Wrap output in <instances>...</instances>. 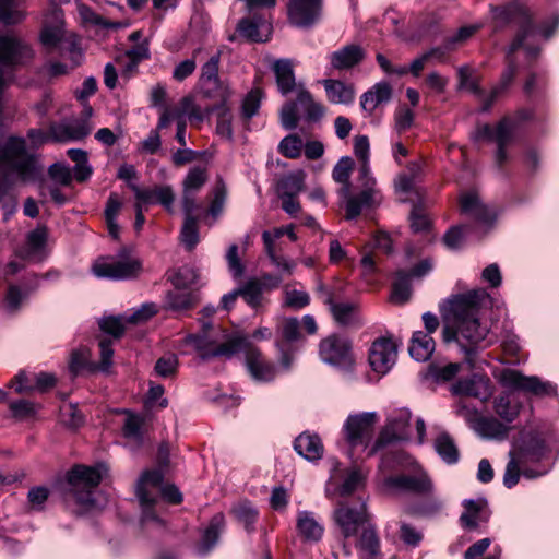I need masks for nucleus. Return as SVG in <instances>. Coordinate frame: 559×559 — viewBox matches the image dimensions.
Here are the masks:
<instances>
[{
    "label": "nucleus",
    "mask_w": 559,
    "mask_h": 559,
    "mask_svg": "<svg viewBox=\"0 0 559 559\" xmlns=\"http://www.w3.org/2000/svg\"><path fill=\"white\" fill-rule=\"evenodd\" d=\"M489 298L484 288L468 290L449 297L440 305L443 320L444 343L456 342L471 355L474 346L483 342L489 330L480 323L479 312Z\"/></svg>",
    "instance_id": "nucleus-1"
},
{
    "label": "nucleus",
    "mask_w": 559,
    "mask_h": 559,
    "mask_svg": "<svg viewBox=\"0 0 559 559\" xmlns=\"http://www.w3.org/2000/svg\"><path fill=\"white\" fill-rule=\"evenodd\" d=\"M495 31L503 29L514 23L519 26L515 38L525 36L524 53L528 60H535L539 52V39H549L559 26V16L552 15L549 22H545L540 29L536 28L526 7L519 2H510L501 7H490Z\"/></svg>",
    "instance_id": "nucleus-2"
},
{
    "label": "nucleus",
    "mask_w": 559,
    "mask_h": 559,
    "mask_svg": "<svg viewBox=\"0 0 559 559\" xmlns=\"http://www.w3.org/2000/svg\"><path fill=\"white\" fill-rule=\"evenodd\" d=\"M201 329L198 333H190L185 336L182 343L191 346L202 360H210L216 357H231L239 353V343L243 335H235L223 341V333L218 326L211 321L199 320Z\"/></svg>",
    "instance_id": "nucleus-3"
},
{
    "label": "nucleus",
    "mask_w": 559,
    "mask_h": 559,
    "mask_svg": "<svg viewBox=\"0 0 559 559\" xmlns=\"http://www.w3.org/2000/svg\"><path fill=\"white\" fill-rule=\"evenodd\" d=\"M528 118L530 114L521 110L514 116L503 117L495 127L488 123L479 124L473 133V140L493 142L497 145L495 164L502 168L509 158L507 147L516 140L521 122Z\"/></svg>",
    "instance_id": "nucleus-4"
},
{
    "label": "nucleus",
    "mask_w": 559,
    "mask_h": 559,
    "mask_svg": "<svg viewBox=\"0 0 559 559\" xmlns=\"http://www.w3.org/2000/svg\"><path fill=\"white\" fill-rule=\"evenodd\" d=\"M163 473L160 471H146L139 478L135 487V495L142 508V522H159L153 510L159 495L171 503H179L182 495L174 485L163 486Z\"/></svg>",
    "instance_id": "nucleus-5"
},
{
    "label": "nucleus",
    "mask_w": 559,
    "mask_h": 559,
    "mask_svg": "<svg viewBox=\"0 0 559 559\" xmlns=\"http://www.w3.org/2000/svg\"><path fill=\"white\" fill-rule=\"evenodd\" d=\"M106 467L76 465L68 473L69 497L83 510L94 508V491L99 485Z\"/></svg>",
    "instance_id": "nucleus-6"
},
{
    "label": "nucleus",
    "mask_w": 559,
    "mask_h": 559,
    "mask_svg": "<svg viewBox=\"0 0 559 559\" xmlns=\"http://www.w3.org/2000/svg\"><path fill=\"white\" fill-rule=\"evenodd\" d=\"M546 453L545 441L536 433L528 435L516 453L510 452V461L503 475V485L507 488L514 487L520 478V466L527 462H539Z\"/></svg>",
    "instance_id": "nucleus-7"
},
{
    "label": "nucleus",
    "mask_w": 559,
    "mask_h": 559,
    "mask_svg": "<svg viewBox=\"0 0 559 559\" xmlns=\"http://www.w3.org/2000/svg\"><path fill=\"white\" fill-rule=\"evenodd\" d=\"M297 104L302 107L306 119L309 121H318L325 114L324 107L320 103L314 102L310 92L302 84H299L296 102L285 103L280 112L281 123L286 130H294L298 124Z\"/></svg>",
    "instance_id": "nucleus-8"
},
{
    "label": "nucleus",
    "mask_w": 559,
    "mask_h": 559,
    "mask_svg": "<svg viewBox=\"0 0 559 559\" xmlns=\"http://www.w3.org/2000/svg\"><path fill=\"white\" fill-rule=\"evenodd\" d=\"M377 418L378 416L374 412L354 414L347 417L343 426V431L350 449V456H353L354 449L358 447H364L367 452L369 451Z\"/></svg>",
    "instance_id": "nucleus-9"
},
{
    "label": "nucleus",
    "mask_w": 559,
    "mask_h": 559,
    "mask_svg": "<svg viewBox=\"0 0 559 559\" xmlns=\"http://www.w3.org/2000/svg\"><path fill=\"white\" fill-rule=\"evenodd\" d=\"M319 356L324 364H328L342 372L353 371L355 359L350 342L340 335H329L319 345Z\"/></svg>",
    "instance_id": "nucleus-10"
},
{
    "label": "nucleus",
    "mask_w": 559,
    "mask_h": 559,
    "mask_svg": "<svg viewBox=\"0 0 559 559\" xmlns=\"http://www.w3.org/2000/svg\"><path fill=\"white\" fill-rule=\"evenodd\" d=\"M498 381L504 388L530 393L538 397L557 395L556 384L543 381L537 376H525L515 369H503L498 376Z\"/></svg>",
    "instance_id": "nucleus-11"
},
{
    "label": "nucleus",
    "mask_w": 559,
    "mask_h": 559,
    "mask_svg": "<svg viewBox=\"0 0 559 559\" xmlns=\"http://www.w3.org/2000/svg\"><path fill=\"white\" fill-rule=\"evenodd\" d=\"M457 415L463 417L481 439L501 441L508 437V426L492 416L480 415L476 408L469 407L462 401L457 405Z\"/></svg>",
    "instance_id": "nucleus-12"
},
{
    "label": "nucleus",
    "mask_w": 559,
    "mask_h": 559,
    "mask_svg": "<svg viewBox=\"0 0 559 559\" xmlns=\"http://www.w3.org/2000/svg\"><path fill=\"white\" fill-rule=\"evenodd\" d=\"M409 468H412L413 474H400L384 477L382 480V489L389 493H431L433 485L427 473L417 463Z\"/></svg>",
    "instance_id": "nucleus-13"
},
{
    "label": "nucleus",
    "mask_w": 559,
    "mask_h": 559,
    "mask_svg": "<svg viewBox=\"0 0 559 559\" xmlns=\"http://www.w3.org/2000/svg\"><path fill=\"white\" fill-rule=\"evenodd\" d=\"M141 270L142 263L140 260L122 253L117 258H100L92 266V272L96 277L115 281L135 277Z\"/></svg>",
    "instance_id": "nucleus-14"
},
{
    "label": "nucleus",
    "mask_w": 559,
    "mask_h": 559,
    "mask_svg": "<svg viewBox=\"0 0 559 559\" xmlns=\"http://www.w3.org/2000/svg\"><path fill=\"white\" fill-rule=\"evenodd\" d=\"M411 417V411L407 408H399L392 412L388 416L377 440L371 444L368 456H373L391 443L407 439Z\"/></svg>",
    "instance_id": "nucleus-15"
},
{
    "label": "nucleus",
    "mask_w": 559,
    "mask_h": 559,
    "mask_svg": "<svg viewBox=\"0 0 559 559\" xmlns=\"http://www.w3.org/2000/svg\"><path fill=\"white\" fill-rule=\"evenodd\" d=\"M354 168V160L349 156H343L333 168L332 177L334 181L342 183L338 191L340 197L345 200L346 218L354 219L360 215L364 209L370 207L373 204H365L360 199V193L357 195L350 194L349 177Z\"/></svg>",
    "instance_id": "nucleus-16"
},
{
    "label": "nucleus",
    "mask_w": 559,
    "mask_h": 559,
    "mask_svg": "<svg viewBox=\"0 0 559 559\" xmlns=\"http://www.w3.org/2000/svg\"><path fill=\"white\" fill-rule=\"evenodd\" d=\"M354 154L360 163L358 179L362 188L360 199L365 204H374L379 192L374 188L376 179L370 170V143L367 135H356L354 138Z\"/></svg>",
    "instance_id": "nucleus-17"
},
{
    "label": "nucleus",
    "mask_w": 559,
    "mask_h": 559,
    "mask_svg": "<svg viewBox=\"0 0 559 559\" xmlns=\"http://www.w3.org/2000/svg\"><path fill=\"white\" fill-rule=\"evenodd\" d=\"M334 520L344 537L357 534L359 527L368 521L367 506L362 499L354 502H341L334 511Z\"/></svg>",
    "instance_id": "nucleus-18"
},
{
    "label": "nucleus",
    "mask_w": 559,
    "mask_h": 559,
    "mask_svg": "<svg viewBox=\"0 0 559 559\" xmlns=\"http://www.w3.org/2000/svg\"><path fill=\"white\" fill-rule=\"evenodd\" d=\"M239 353L245 354L247 369L254 381L270 382L276 377L275 366L263 358L262 353L246 335L239 343Z\"/></svg>",
    "instance_id": "nucleus-19"
},
{
    "label": "nucleus",
    "mask_w": 559,
    "mask_h": 559,
    "mask_svg": "<svg viewBox=\"0 0 559 559\" xmlns=\"http://www.w3.org/2000/svg\"><path fill=\"white\" fill-rule=\"evenodd\" d=\"M322 8L323 0H289V22L297 27H310L320 20Z\"/></svg>",
    "instance_id": "nucleus-20"
},
{
    "label": "nucleus",
    "mask_w": 559,
    "mask_h": 559,
    "mask_svg": "<svg viewBox=\"0 0 559 559\" xmlns=\"http://www.w3.org/2000/svg\"><path fill=\"white\" fill-rule=\"evenodd\" d=\"M397 348L389 337L377 338L369 349V364L371 369L380 376L386 374L394 366Z\"/></svg>",
    "instance_id": "nucleus-21"
},
{
    "label": "nucleus",
    "mask_w": 559,
    "mask_h": 559,
    "mask_svg": "<svg viewBox=\"0 0 559 559\" xmlns=\"http://www.w3.org/2000/svg\"><path fill=\"white\" fill-rule=\"evenodd\" d=\"M524 39L525 36H520L519 38H514V40L511 43L508 51H507V68L501 74L500 82L491 90L490 94L488 95V99L485 100V105L483 106V111H488L497 97L508 88V86L512 83L515 73H516V62L514 59V53L519 49L524 50Z\"/></svg>",
    "instance_id": "nucleus-22"
},
{
    "label": "nucleus",
    "mask_w": 559,
    "mask_h": 559,
    "mask_svg": "<svg viewBox=\"0 0 559 559\" xmlns=\"http://www.w3.org/2000/svg\"><path fill=\"white\" fill-rule=\"evenodd\" d=\"M460 207L462 213L472 216L486 229L492 227L497 219V213L485 205L475 192L464 193L460 199Z\"/></svg>",
    "instance_id": "nucleus-23"
},
{
    "label": "nucleus",
    "mask_w": 559,
    "mask_h": 559,
    "mask_svg": "<svg viewBox=\"0 0 559 559\" xmlns=\"http://www.w3.org/2000/svg\"><path fill=\"white\" fill-rule=\"evenodd\" d=\"M134 192L136 202L142 206L160 204L167 211H171L175 201V193L170 186H155L154 188L141 189L136 185L130 186Z\"/></svg>",
    "instance_id": "nucleus-24"
},
{
    "label": "nucleus",
    "mask_w": 559,
    "mask_h": 559,
    "mask_svg": "<svg viewBox=\"0 0 559 559\" xmlns=\"http://www.w3.org/2000/svg\"><path fill=\"white\" fill-rule=\"evenodd\" d=\"M456 395L471 396L483 402L491 396L490 380L480 374H473L468 378L460 379L452 388Z\"/></svg>",
    "instance_id": "nucleus-25"
},
{
    "label": "nucleus",
    "mask_w": 559,
    "mask_h": 559,
    "mask_svg": "<svg viewBox=\"0 0 559 559\" xmlns=\"http://www.w3.org/2000/svg\"><path fill=\"white\" fill-rule=\"evenodd\" d=\"M92 127L86 119H74L50 124V135L56 142L82 140L91 133Z\"/></svg>",
    "instance_id": "nucleus-26"
},
{
    "label": "nucleus",
    "mask_w": 559,
    "mask_h": 559,
    "mask_svg": "<svg viewBox=\"0 0 559 559\" xmlns=\"http://www.w3.org/2000/svg\"><path fill=\"white\" fill-rule=\"evenodd\" d=\"M39 39L47 50L56 48L58 44L64 45V40L69 39L63 29V16L61 10L55 9L51 12V15L45 20Z\"/></svg>",
    "instance_id": "nucleus-27"
},
{
    "label": "nucleus",
    "mask_w": 559,
    "mask_h": 559,
    "mask_svg": "<svg viewBox=\"0 0 559 559\" xmlns=\"http://www.w3.org/2000/svg\"><path fill=\"white\" fill-rule=\"evenodd\" d=\"M199 302L200 296L197 289L174 287L165 295L164 308L178 314H182L193 309Z\"/></svg>",
    "instance_id": "nucleus-28"
},
{
    "label": "nucleus",
    "mask_w": 559,
    "mask_h": 559,
    "mask_svg": "<svg viewBox=\"0 0 559 559\" xmlns=\"http://www.w3.org/2000/svg\"><path fill=\"white\" fill-rule=\"evenodd\" d=\"M364 48L356 44L341 47L329 55V61L332 69L337 71L350 70L365 59Z\"/></svg>",
    "instance_id": "nucleus-29"
},
{
    "label": "nucleus",
    "mask_w": 559,
    "mask_h": 559,
    "mask_svg": "<svg viewBox=\"0 0 559 559\" xmlns=\"http://www.w3.org/2000/svg\"><path fill=\"white\" fill-rule=\"evenodd\" d=\"M296 528L305 542L318 543L324 534V526L311 511L297 512Z\"/></svg>",
    "instance_id": "nucleus-30"
},
{
    "label": "nucleus",
    "mask_w": 559,
    "mask_h": 559,
    "mask_svg": "<svg viewBox=\"0 0 559 559\" xmlns=\"http://www.w3.org/2000/svg\"><path fill=\"white\" fill-rule=\"evenodd\" d=\"M239 34L255 43H264L270 39L272 26L261 16L242 19L237 26Z\"/></svg>",
    "instance_id": "nucleus-31"
},
{
    "label": "nucleus",
    "mask_w": 559,
    "mask_h": 559,
    "mask_svg": "<svg viewBox=\"0 0 559 559\" xmlns=\"http://www.w3.org/2000/svg\"><path fill=\"white\" fill-rule=\"evenodd\" d=\"M391 97V85L388 82H378L361 95L360 107L368 116H371L379 105L390 102Z\"/></svg>",
    "instance_id": "nucleus-32"
},
{
    "label": "nucleus",
    "mask_w": 559,
    "mask_h": 559,
    "mask_svg": "<svg viewBox=\"0 0 559 559\" xmlns=\"http://www.w3.org/2000/svg\"><path fill=\"white\" fill-rule=\"evenodd\" d=\"M329 308L333 319L338 325L358 328L364 324L357 304L333 301Z\"/></svg>",
    "instance_id": "nucleus-33"
},
{
    "label": "nucleus",
    "mask_w": 559,
    "mask_h": 559,
    "mask_svg": "<svg viewBox=\"0 0 559 559\" xmlns=\"http://www.w3.org/2000/svg\"><path fill=\"white\" fill-rule=\"evenodd\" d=\"M47 240L45 228H36L27 235L26 243L16 251V257L27 261H40Z\"/></svg>",
    "instance_id": "nucleus-34"
},
{
    "label": "nucleus",
    "mask_w": 559,
    "mask_h": 559,
    "mask_svg": "<svg viewBox=\"0 0 559 559\" xmlns=\"http://www.w3.org/2000/svg\"><path fill=\"white\" fill-rule=\"evenodd\" d=\"M272 70L275 74L276 85L282 95L293 91L297 92L299 84H296L294 67L290 60L280 59L274 61Z\"/></svg>",
    "instance_id": "nucleus-35"
},
{
    "label": "nucleus",
    "mask_w": 559,
    "mask_h": 559,
    "mask_svg": "<svg viewBox=\"0 0 559 559\" xmlns=\"http://www.w3.org/2000/svg\"><path fill=\"white\" fill-rule=\"evenodd\" d=\"M416 465V461L413 460L405 452L396 450V451H388L385 452L380 460L379 464V473L381 476V481L384 477L391 476L390 473L400 469H407L411 466Z\"/></svg>",
    "instance_id": "nucleus-36"
},
{
    "label": "nucleus",
    "mask_w": 559,
    "mask_h": 559,
    "mask_svg": "<svg viewBox=\"0 0 559 559\" xmlns=\"http://www.w3.org/2000/svg\"><path fill=\"white\" fill-rule=\"evenodd\" d=\"M295 451L308 461H317L322 457L323 444L318 435L309 432L300 433L294 442Z\"/></svg>",
    "instance_id": "nucleus-37"
},
{
    "label": "nucleus",
    "mask_w": 559,
    "mask_h": 559,
    "mask_svg": "<svg viewBox=\"0 0 559 559\" xmlns=\"http://www.w3.org/2000/svg\"><path fill=\"white\" fill-rule=\"evenodd\" d=\"M322 84L330 103L349 105L354 102L356 92L352 84L333 79H326Z\"/></svg>",
    "instance_id": "nucleus-38"
},
{
    "label": "nucleus",
    "mask_w": 559,
    "mask_h": 559,
    "mask_svg": "<svg viewBox=\"0 0 559 559\" xmlns=\"http://www.w3.org/2000/svg\"><path fill=\"white\" fill-rule=\"evenodd\" d=\"M225 527V516L223 513H216L205 528L201 540L197 547L200 555L209 554L217 544L221 533Z\"/></svg>",
    "instance_id": "nucleus-39"
},
{
    "label": "nucleus",
    "mask_w": 559,
    "mask_h": 559,
    "mask_svg": "<svg viewBox=\"0 0 559 559\" xmlns=\"http://www.w3.org/2000/svg\"><path fill=\"white\" fill-rule=\"evenodd\" d=\"M435 341L423 331L414 332L408 347L409 355L417 361L428 360L435 352Z\"/></svg>",
    "instance_id": "nucleus-40"
},
{
    "label": "nucleus",
    "mask_w": 559,
    "mask_h": 559,
    "mask_svg": "<svg viewBox=\"0 0 559 559\" xmlns=\"http://www.w3.org/2000/svg\"><path fill=\"white\" fill-rule=\"evenodd\" d=\"M359 559H378L380 543L373 526L362 530L358 540Z\"/></svg>",
    "instance_id": "nucleus-41"
},
{
    "label": "nucleus",
    "mask_w": 559,
    "mask_h": 559,
    "mask_svg": "<svg viewBox=\"0 0 559 559\" xmlns=\"http://www.w3.org/2000/svg\"><path fill=\"white\" fill-rule=\"evenodd\" d=\"M306 174L304 170H297L283 177L277 182V194L282 197H297L305 187Z\"/></svg>",
    "instance_id": "nucleus-42"
},
{
    "label": "nucleus",
    "mask_w": 559,
    "mask_h": 559,
    "mask_svg": "<svg viewBox=\"0 0 559 559\" xmlns=\"http://www.w3.org/2000/svg\"><path fill=\"white\" fill-rule=\"evenodd\" d=\"M200 85L204 97L215 102V105L213 107L206 108L207 114L225 105V103L229 98V88L221 80H216V82H213V84L202 83Z\"/></svg>",
    "instance_id": "nucleus-43"
},
{
    "label": "nucleus",
    "mask_w": 559,
    "mask_h": 559,
    "mask_svg": "<svg viewBox=\"0 0 559 559\" xmlns=\"http://www.w3.org/2000/svg\"><path fill=\"white\" fill-rule=\"evenodd\" d=\"M262 240L264 243L265 253L271 260V262L284 274H293L296 267V263L285 258L284 255L276 254L273 247V238L271 237V233L269 230H264L262 233Z\"/></svg>",
    "instance_id": "nucleus-44"
},
{
    "label": "nucleus",
    "mask_w": 559,
    "mask_h": 559,
    "mask_svg": "<svg viewBox=\"0 0 559 559\" xmlns=\"http://www.w3.org/2000/svg\"><path fill=\"white\" fill-rule=\"evenodd\" d=\"M412 294L411 277L405 271H399L392 286L391 299L395 304H405Z\"/></svg>",
    "instance_id": "nucleus-45"
},
{
    "label": "nucleus",
    "mask_w": 559,
    "mask_h": 559,
    "mask_svg": "<svg viewBox=\"0 0 559 559\" xmlns=\"http://www.w3.org/2000/svg\"><path fill=\"white\" fill-rule=\"evenodd\" d=\"M231 512L236 519L245 525L248 532L253 531V525L258 519V510L250 501H239L233 507Z\"/></svg>",
    "instance_id": "nucleus-46"
},
{
    "label": "nucleus",
    "mask_w": 559,
    "mask_h": 559,
    "mask_svg": "<svg viewBox=\"0 0 559 559\" xmlns=\"http://www.w3.org/2000/svg\"><path fill=\"white\" fill-rule=\"evenodd\" d=\"M32 293L29 287L22 288L16 284H10L4 297V305L8 311L16 312L21 309L24 301L27 300Z\"/></svg>",
    "instance_id": "nucleus-47"
},
{
    "label": "nucleus",
    "mask_w": 559,
    "mask_h": 559,
    "mask_svg": "<svg viewBox=\"0 0 559 559\" xmlns=\"http://www.w3.org/2000/svg\"><path fill=\"white\" fill-rule=\"evenodd\" d=\"M520 407L519 403L511 401L509 394H501L493 402L495 412L507 423H512L518 417Z\"/></svg>",
    "instance_id": "nucleus-48"
},
{
    "label": "nucleus",
    "mask_w": 559,
    "mask_h": 559,
    "mask_svg": "<svg viewBox=\"0 0 559 559\" xmlns=\"http://www.w3.org/2000/svg\"><path fill=\"white\" fill-rule=\"evenodd\" d=\"M435 449L445 463L454 464L459 461L457 448L449 435L441 433L435 441Z\"/></svg>",
    "instance_id": "nucleus-49"
},
{
    "label": "nucleus",
    "mask_w": 559,
    "mask_h": 559,
    "mask_svg": "<svg viewBox=\"0 0 559 559\" xmlns=\"http://www.w3.org/2000/svg\"><path fill=\"white\" fill-rule=\"evenodd\" d=\"M487 501L484 498L473 500H464L463 506L465 511L462 513L460 520L466 527L474 528L477 526V515L486 507Z\"/></svg>",
    "instance_id": "nucleus-50"
},
{
    "label": "nucleus",
    "mask_w": 559,
    "mask_h": 559,
    "mask_svg": "<svg viewBox=\"0 0 559 559\" xmlns=\"http://www.w3.org/2000/svg\"><path fill=\"white\" fill-rule=\"evenodd\" d=\"M144 419L131 413H128L123 425V436L133 441L136 445H140L143 441V428Z\"/></svg>",
    "instance_id": "nucleus-51"
},
{
    "label": "nucleus",
    "mask_w": 559,
    "mask_h": 559,
    "mask_svg": "<svg viewBox=\"0 0 559 559\" xmlns=\"http://www.w3.org/2000/svg\"><path fill=\"white\" fill-rule=\"evenodd\" d=\"M459 75V90H467L477 97L483 100V106L485 105V100L488 99V95L486 96L481 87L479 86V82L472 78L471 70L468 67H461L457 70Z\"/></svg>",
    "instance_id": "nucleus-52"
},
{
    "label": "nucleus",
    "mask_w": 559,
    "mask_h": 559,
    "mask_svg": "<svg viewBox=\"0 0 559 559\" xmlns=\"http://www.w3.org/2000/svg\"><path fill=\"white\" fill-rule=\"evenodd\" d=\"M170 282L174 287L183 289H194L193 285L197 283V271L188 265L179 267L171 276Z\"/></svg>",
    "instance_id": "nucleus-53"
},
{
    "label": "nucleus",
    "mask_w": 559,
    "mask_h": 559,
    "mask_svg": "<svg viewBox=\"0 0 559 559\" xmlns=\"http://www.w3.org/2000/svg\"><path fill=\"white\" fill-rule=\"evenodd\" d=\"M207 181V173L204 167H192L182 182V190L198 192Z\"/></svg>",
    "instance_id": "nucleus-54"
},
{
    "label": "nucleus",
    "mask_w": 559,
    "mask_h": 559,
    "mask_svg": "<svg viewBox=\"0 0 559 559\" xmlns=\"http://www.w3.org/2000/svg\"><path fill=\"white\" fill-rule=\"evenodd\" d=\"M179 360L177 355L167 354L157 359L154 371L164 379L174 378L178 372Z\"/></svg>",
    "instance_id": "nucleus-55"
},
{
    "label": "nucleus",
    "mask_w": 559,
    "mask_h": 559,
    "mask_svg": "<svg viewBox=\"0 0 559 559\" xmlns=\"http://www.w3.org/2000/svg\"><path fill=\"white\" fill-rule=\"evenodd\" d=\"M366 473L358 466L348 471L344 483L340 488L341 496H347L364 486Z\"/></svg>",
    "instance_id": "nucleus-56"
},
{
    "label": "nucleus",
    "mask_w": 559,
    "mask_h": 559,
    "mask_svg": "<svg viewBox=\"0 0 559 559\" xmlns=\"http://www.w3.org/2000/svg\"><path fill=\"white\" fill-rule=\"evenodd\" d=\"M181 242L188 250H192L199 242V228L197 218L188 216L185 218V223L180 233Z\"/></svg>",
    "instance_id": "nucleus-57"
},
{
    "label": "nucleus",
    "mask_w": 559,
    "mask_h": 559,
    "mask_svg": "<svg viewBox=\"0 0 559 559\" xmlns=\"http://www.w3.org/2000/svg\"><path fill=\"white\" fill-rule=\"evenodd\" d=\"M239 296L252 308H257L262 301V285L254 280L247 282L242 287L238 288Z\"/></svg>",
    "instance_id": "nucleus-58"
},
{
    "label": "nucleus",
    "mask_w": 559,
    "mask_h": 559,
    "mask_svg": "<svg viewBox=\"0 0 559 559\" xmlns=\"http://www.w3.org/2000/svg\"><path fill=\"white\" fill-rule=\"evenodd\" d=\"M127 316L122 317H105L99 321V328L103 332L110 334L115 338L120 337L124 332V323Z\"/></svg>",
    "instance_id": "nucleus-59"
},
{
    "label": "nucleus",
    "mask_w": 559,
    "mask_h": 559,
    "mask_svg": "<svg viewBox=\"0 0 559 559\" xmlns=\"http://www.w3.org/2000/svg\"><path fill=\"white\" fill-rule=\"evenodd\" d=\"M21 0H0V21L5 24H13L22 19L17 7Z\"/></svg>",
    "instance_id": "nucleus-60"
},
{
    "label": "nucleus",
    "mask_w": 559,
    "mask_h": 559,
    "mask_svg": "<svg viewBox=\"0 0 559 559\" xmlns=\"http://www.w3.org/2000/svg\"><path fill=\"white\" fill-rule=\"evenodd\" d=\"M302 140L296 134L285 136L278 146L280 152L288 158H297L301 154Z\"/></svg>",
    "instance_id": "nucleus-61"
},
{
    "label": "nucleus",
    "mask_w": 559,
    "mask_h": 559,
    "mask_svg": "<svg viewBox=\"0 0 559 559\" xmlns=\"http://www.w3.org/2000/svg\"><path fill=\"white\" fill-rule=\"evenodd\" d=\"M91 352L86 347H81L72 352L69 368L72 373H79L82 370L91 369Z\"/></svg>",
    "instance_id": "nucleus-62"
},
{
    "label": "nucleus",
    "mask_w": 559,
    "mask_h": 559,
    "mask_svg": "<svg viewBox=\"0 0 559 559\" xmlns=\"http://www.w3.org/2000/svg\"><path fill=\"white\" fill-rule=\"evenodd\" d=\"M221 56L219 52L213 55L201 68L200 84H213L218 78Z\"/></svg>",
    "instance_id": "nucleus-63"
},
{
    "label": "nucleus",
    "mask_w": 559,
    "mask_h": 559,
    "mask_svg": "<svg viewBox=\"0 0 559 559\" xmlns=\"http://www.w3.org/2000/svg\"><path fill=\"white\" fill-rule=\"evenodd\" d=\"M69 55L72 62V68L79 67L83 61V51L79 47L76 36L70 35L69 39L64 40V45H61V55Z\"/></svg>",
    "instance_id": "nucleus-64"
}]
</instances>
